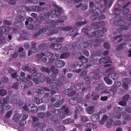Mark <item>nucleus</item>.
Masks as SVG:
<instances>
[{
	"instance_id": "nucleus-21",
	"label": "nucleus",
	"mask_w": 131,
	"mask_h": 131,
	"mask_svg": "<svg viewBox=\"0 0 131 131\" xmlns=\"http://www.w3.org/2000/svg\"><path fill=\"white\" fill-rule=\"evenodd\" d=\"M55 64L56 67L59 68H61L64 66L65 63L62 60H58L55 62Z\"/></svg>"
},
{
	"instance_id": "nucleus-48",
	"label": "nucleus",
	"mask_w": 131,
	"mask_h": 131,
	"mask_svg": "<svg viewBox=\"0 0 131 131\" xmlns=\"http://www.w3.org/2000/svg\"><path fill=\"white\" fill-rule=\"evenodd\" d=\"M21 69L24 71H27L29 72H30L31 70V69L27 66H24L21 68Z\"/></svg>"
},
{
	"instance_id": "nucleus-20",
	"label": "nucleus",
	"mask_w": 131,
	"mask_h": 131,
	"mask_svg": "<svg viewBox=\"0 0 131 131\" xmlns=\"http://www.w3.org/2000/svg\"><path fill=\"white\" fill-rule=\"evenodd\" d=\"M1 30H2V32L3 34H9L10 31V29L9 27L2 26L1 27Z\"/></svg>"
},
{
	"instance_id": "nucleus-59",
	"label": "nucleus",
	"mask_w": 131,
	"mask_h": 131,
	"mask_svg": "<svg viewBox=\"0 0 131 131\" xmlns=\"http://www.w3.org/2000/svg\"><path fill=\"white\" fill-rule=\"evenodd\" d=\"M73 122V121L70 118H68L63 121V123L66 124L72 123Z\"/></svg>"
},
{
	"instance_id": "nucleus-51",
	"label": "nucleus",
	"mask_w": 131,
	"mask_h": 131,
	"mask_svg": "<svg viewBox=\"0 0 131 131\" xmlns=\"http://www.w3.org/2000/svg\"><path fill=\"white\" fill-rule=\"evenodd\" d=\"M46 125L45 124H43L42 126H40L39 127L33 130V131H43V127H45Z\"/></svg>"
},
{
	"instance_id": "nucleus-60",
	"label": "nucleus",
	"mask_w": 131,
	"mask_h": 131,
	"mask_svg": "<svg viewBox=\"0 0 131 131\" xmlns=\"http://www.w3.org/2000/svg\"><path fill=\"white\" fill-rule=\"evenodd\" d=\"M35 91L39 94H42L43 93V90L41 89L37 88L36 89Z\"/></svg>"
},
{
	"instance_id": "nucleus-35",
	"label": "nucleus",
	"mask_w": 131,
	"mask_h": 131,
	"mask_svg": "<svg viewBox=\"0 0 131 131\" xmlns=\"http://www.w3.org/2000/svg\"><path fill=\"white\" fill-rule=\"evenodd\" d=\"M37 50L35 47H32L28 51V55L29 56H30L32 53H35Z\"/></svg>"
},
{
	"instance_id": "nucleus-45",
	"label": "nucleus",
	"mask_w": 131,
	"mask_h": 131,
	"mask_svg": "<svg viewBox=\"0 0 131 131\" xmlns=\"http://www.w3.org/2000/svg\"><path fill=\"white\" fill-rule=\"evenodd\" d=\"M50 70L54 74H57L59 72L58 70L55 68L53 66H52L51 67Z\"/></svg>"
},
{
	"instance_id": "nucleus-23",
	"label": "nucleus",
	"mask_w": 131,
	"mask_h": 131,
	"mask_svg": "<svg viewBox=\"0 0 131 131\" xmlns=\"http://www.w3.org/2000/svg\"><path fill=\"white\" fill-rule=\"evenodd\" d=\"M34 104L30 103L28 104L27 106L25 105L23 107V108L24 110L30 111L33 108Z\"/></svg>"
},
{
	"instance_id": "nucleus-5",
	"label": "nucleus",
	"mask_w": 131,
	"mask_h": 131,
	"mask_svg": "<svg viewBox=\"0 0 131 131\" xmlns=\"http://www.w3.org/2000/svg\"><path fill=\"white\" fill-rule=\"evenodd\" d=\"M25 9V10L37 12L42 11L43 8L39 6H31L30 7H26Z\"/></svg>"
},
{
	"instance_id": "nucleus-28",
	"label": "nucleus",
	"mask_w": 131,
	"mask_h": 131,
	"mask_svg": "<svg viewBox=\"0 0 131 131\" xmlns=\"http://www.w3.org/2000/svg\"><path fill=\"white\" fill-rule=\"evenodd\" d=\"M124 21L121 20H117L115 21L114 24L117 26L121 27L122 25H124Z\"/></svg>"
},
{
	"instance_id": "nucleus-61",
	"label": "nucleus",
	"mask_w": 131,
	"mask_h": 131,
	"mask_svg": "<svg viewBox=\"0 0 131 131\" xmlns=\"http://www.w3.org/2000/svg\"><path fill=\"white\" fill-rule=\"evenodd\" d=\"M56 83L57 86H60L62 85L63 83L61 81L59 80H57L56 81Z\"/></svg>"
},
{
	"instance_id": "nucleus-4",
	"label": "nucleus",
	"mask_w": 131,
	"mask_h": 131,
	"mask_svg": "<svg viewBox=\"0 0 131 131\" xmlns=\"http://www.w3.org/2000/svg\"><path fill=\"white\" fill-rule=\"evenodd\" d=\"M53 15H50L48 13H44L43 14H41L39 15L40 19L42 20H45L47 18L48 20L47 21V22L50 20H51V19L53 18Z\"/></svg>"
},
{
	"instance_id": "nucleus-14",
	"label": "nucleus",
	"mask_w": 131,
	"mask_h": 131,
	"mask_svg": "<svg viewBox=\"0 0 131 131\" xmlns=\"http://www.w3.org/2000/svg\"><path fill=\"white\" fill-rule=\"evenodd\" d=\"M104 33V31L98 30L93 32L92 35L93 36H95L96 37H101L103 36Z\"/></svg>"
},
{
	"instance_id": "nucleus-44",
	"label": "nucleus",
	"mask_w": 131,
	"mask_h": 131,
	"mask_svg": "<svg viewBox=\"0 0 131 131\" xmlns=\"http://www.w3.org/2000/svg\"><path fill=\"white\" fill-rule=\"evenodd\" d=\"M40 70L42 72H45L48 73H49L50 72L49 69L48 68L44 67H42L40 68Z\"/></svg>"
},
{
	"instance_id": "nucleus-42",
	"label": "nucleus",
	"mask_w": 131,
	"mask_h": 131,
	"mask_svg": "<svg viewBox=\"0 0 131 131\" xmlns=\"http://www.w3.org/2000/svg\"><path fill=\"white\" fill-rule=\"evenodd\" d=\"M122 115L123 118L125 120L127 121L131 120V117L130 115L125 114H122Z\"/></svg>"
},
{
	"instance_id": "nucleus-27",
	"label": "nucleus",
	"mask_w": 131,
	"mask_h": 131,
	"mask_svg": "<svg viewBox=\"0 0 131 131\" xmlns=\"http://www.w3.org/2000/svg\"><path fill=\"white\" fill-rule=\"evenodd\" d=\"M86 110L88 113L90 114H93L95 111L94 107L92 106L88 107L86 108Z\"/></svg>"
},
{
	"instance_id": "nucleus-30",
	"label": "nucleus",
	"mask_w": 131,
	"mask_h": 131,
	"mask_svg": "<svg viewBox=\"0 0 131 131\" xmlns=\"http://www.w3.org/2000/svg\"><path fill=\"white\" fill-rule=\"evenodd\" d=\"M38 47L39 48V50L40 51H42L44 49H46L47 48V45L46 43H42L39 45Z\"/></svg>"
},
{
	"instance_id": "nucleus-53",
	"label": "nucleus",
	"mask_w": 131,
	"mask_h": 131,
	"mask_svg": "<svg viewBox=\"0 0 131 131\" xmlns=\"http://www.w3.org/2000/svg\"><path fill=\"white\" fill-rule=\"evenodd\" d=\"M32 107L30 112L33 113H36L38 111L37 106L34 104V105Z\"/></svg>"
},
{
	"instance_id": "nucleus-37",
	"label": "nucleus",
	"mask_w": 131,
	"mask_h": 131,
	"mask_svg": "<svg viewBox=\"0 0 131 131\" xmlns=\"http://www.w3.org/2000/svg\"><path fill=\"white\" fill-rule=\"evenodd\" d=\"M88 23L87 21L85 20L84 21L78 22L75 23V25L77 27L82 26Z\"/></svg>"
},
{
	"instance_id": "nucleus-34",
	"label": "nucleus",
	"mask_w": 131,
	"mask_h": 131,
	"mask_svg": "<svg viewBox=\"0 0 131 131\" xmlns=\"http://www.w3.org/2000/svg\"><path fill=\"white\" fill-rule=\"evenodd\" d=\"M84 96L83 93V92H79L77 93L75 95V97L77 99H80Z\"/></svg>"
},
{
	"instance_id": "nucleus-10",
	"label": "nucleus",
	"mask_w": 131,
	"mask_h": 131,
	"mask_svg": "<svg viewBox=\"0 0 131 131\" xmlns=\"http://www.w3.org/2000/svg\"><path fill=\"white\" fill-rule=\"evenodd\" d=\"M100 11L99 9L97 8H95L94 9L93 11V13L90 16V19L93 20H94L96 19L98 17Z\"/></svg>"
},
{
	"instance_id": "nucleus-58",
	"label": "nucleus",
	"mask_w": 131,
	"mask_h": 131,
	"mask_svg": "<svg viewBox=\"0 0 131 131\" xmlns=\"http://www.w3.org/2000/svg\"><path fill=\"white\" fill-rule=\"evenodd\" d=\"M125 45V43H122L117 46V50H120L123 49L124 47V46Z\"/></svg>"
},
{
	"instance_id": "nucleus-43",
	"label": "nucleus",
	"mask_w": 131,
	"mask_h": 131,
	"mask_svg": "<svg viewBox=\"0 0 131 131\" xmlns=\"http://www.w3.org/2000/svg\"><path fill=\"white\" fill-rule=\"evenodd\" d=\"M70 56V54L68 52L63 53L61 54L60 58L61 59H64L69 57Z\"/></svg>"
},
{
	"instance_id": "nucleus-3",
	"label": "nucleus",
	"mask_w": 131,
	"mask_h": 131,
	"mask_svg": "<svg viewBox=\"0 0 131 131\" xmlns=\"http://www.w3.org/2000/svg\"><path fill=\"white\" fill-rule=\"evenodd\" d=\"M52 6L56 8L52 10V12L54 17L58 18L59 17V16H60L61 13L62 12V9L58 7V6L55 4H53Z\"/></svg>"
},
{
	"instance_id": "nucleus-22",
	"label": "nucleus",
	"mask_w": 131,
	"mask_h": 131,
	"mask_svg": "<svg viewBox=\"0 0 131 131\" xmlns=\"http://www.w3.org/2000/svg\"><path fill=\"white\" fill-rule=\"evenodd\" d=\"M21 117V114L18 113H16L13 116V119L16 122H18L20 119Z\"/></svg>"
},
{
	"instance_id": "nucleus-36",
	"label": "nucleus",
	"mask_w": 131,
	"mask_h": 131,
	"mask_svg": "<svg viewBox=\"0 0 131 131\" xmlns=\"http://www.w3.org/2000/svg\"><path fill=\"white\" fill-rule=\"evenodd\" d=\"M52 119L56 124H59L60 123L59 120L58 119L57 115H53L52 117Z\"/></svg>"
},
{
	"instance_id": "nucleus-55",
	"label": "nucleus",
	"mask_w": 131,
	"mask_h": 131,
	"mask_svg": "<svg viewBox=\"0 0 131 131\" xmlns=\"http://www.w3.org/2000/svg\"><path fill=\"white\" fill-rule=\"evenodd\" d=\"M38 73L37 70L36 69H33L31 72V75L33 77H36L37 76Z\"/></svg>"
},
{
	"instance_id": "nucleus-54",
	"label": "nucleus",
	"mask_w": 131,
	"mask_h": 131,
	"mask_svg": "<svg viewBox=\"0 0 131 131\" xmlns=\"http://www.w3.org/2000/svg\"><path fill=\"white\" fill-rule=\"evenodd\" d=\"M49 87L51 89H54L56 88L57 86L56 83L51 82L50 83Z\"/></svg>"
},
{
	"instance_id": "nucleus-8",
	"label": "nucleus",
	"mask_w": 131,
	"mask_h": 131,
	"mask_svg": "<svg viewBox=\"0 0 131 131\" xmlns=\"http://www.w3.org/2000/svg\"><path fill=\"white\" fill-rule=\"evenodd\" d=\"M131 6V3L128 2L125 4L122 7L123 9L122 11L123 14L126 15L128 14L130 11V8Z\"/></svg>"
},
{
	"instance_id": "nucleus-24",
	"label": "nucleus",
	"mask_w": 131,
	"mask_h": 131,
	"mask_svg": "<svg viewBox=\"0 0 131 131\" xmlns=\"http://www.w3.org/2000/svg\"><path fill=\"white\" fill-rule=\"evenodd\" d=\"M82 64H79V63L77 62H73L70 65V68L72 69H75L79 66V67H81L82 66Z\"/></svg>"
},
{
	"instance_id": "nucleus-32",
	"label": "nucleus",
	"mask_w": 131,
	"mask_h": 131,
	"mask_svg": "<svg viewBox=\"0 0 131 131\" xmlns=\"http://www.w3.org/2000/svg\"><path fill=\"white\" fill-rule=\"evenodd\" d=\"M78 59L81 60V62L83 63H86L88 61V59L85 58L84 56H82L79 57Z\"/></svg>"
},
{
	"instance_id": "nucleus-49",
	"label": "nucleus",
	"mask_w": 131,
	"mask_h": 131,
	"mask_svg": "<svg viewBox=\"0 0 131 131\" xmlns=\"http://www.w3.org/2000/svg\"><path fill=\"white\" fill-rule=\"evenodd\" d=\"M126 23L128 25H131V15H127Z\"/></svg>"
},
{
	"instance_id": "nucleus-64",
	"label": "nucleus",
	"mask_w": 131,
	"mask_h": 131,
	"mask_svg": "<svg viewBox=\"0 0 131 131\" xmlns=\"http://www.w3.org/2000/svg\"><path fill=\"white\" fill-rule=\"evenodd\" d=\"M121 85V82L119 81H116L114 83L113 86L115 87L116 88L117 87H119Z\"/></svg>"
},
{
	"instance_id": "nucleus-50",
	"label": "nucleus",
	"mask_w": 131,
	"mask_h": 131,
	"mask_svg": "<svg viewBox=\"0 0 131 131\" xmlns=\"http://www.w3.org/2000/svg\"><path fill=\"white\" fill-rule=\"evenodd\" d=\"M7 93V91L5 89H2L0 90V95L2 96H5Z\"/></svg>"
},
{
	"instance_id": "nucleus-6",
	"label": "nucleus",
	"mask_w": 131,
	"mask_h": 131,
	"mask_svg": "<svg viewBox=\"0 0 131 131\" xmlns=\"http://www.w3.org/2000/svg\"><path fill=\"white\" fill-rule=\"evenodd\" d=\"M106 90L108 91L105 90L104 93L105 94H108L111 96L114 95L117 90V89L115 87L112 86L108 87L107 88Z\"/></svg>"
},
{
	"instance_id": "nucleus-1",
	"label": "nucleus",
	"mask_w": 131,
	"mask_h": 131,
	"mask_svg": "<svg viewBox=\"0 0 131 131\" xmlns=\"http://www.w3.org/2000/svg\"><path fill=\"white\" fill-rule=\"evenodd\" d=\"M54 17V18L52 19L51 20H50L47 22L48 26L52 28H55L62 29L64 26L63 23L67 19L66 17L63 16H60L58 18Z\"/></svg>"
},
{
	"instance_id": "nucleus-25",
	"label": "nucleus",
	"mask_w": 131,
	"mask_h": 131,
	"mask_svg": "<svg viewBox=\"0 0 131 131\" xmlns=\"http://www.w3.org/2000/svg\"><path fill=\"white\" fill-rule=\"evenodd\" d=\"M38 79L39 81L41 82H43L45 81V75L41 73L39 74V76L38 77Z\"/></svg>"
},
{
	"instance_id": "nucleus-13",
	"label": "nucleus",
	"mask_w": 131,
	"mask_h": 131,
	"mask_svg": "<svg viewBox=\"0 0 131 131\" xmlns=\"http://www.w3.org/2000/svg\"><path fill=\"white\" fill-rule=\"evenodd\" d=\"M65 106L63 105L61 108L58 109L57 111L59 114H60V116L61 119L63 118L66 116V114L64 113V110L66 109Z\"/></svg>"
},
{
	"instance_id": "nucleus-17",
	"label": "nucleus",
	"mask_w": 131,
	"mask_h": 131,
	"mask_svg": "<svg viewBox=\"0 0 131 131\" xmlns=\"http://www.w3.org/2000/svg\"><path fill=\"white\" fill-rule=\"evenodd\" d=\"M62 46V45L59 43L55 44L54 43H52L50 45V47L55 50H57L60 49Z\"/></svg>"
},
{
	"instance_id": "nucleus-9",
	"label": "nucleus",
	"mask_w": 131,
	"mask_h": 131,
	"mask_svg": "<svg viewBox=\"0 0 131 131\" xmlns=\"http://www.w3.org/2000/svg\"><path fill=\"white\" fill-rule=\"evenodd\" d=\"M47 28H42L39 30L37 33L34 34L32 36L34 38H37L39 36H42L43 33L47 34Z\"/></svg>"
},
{
	"instance_id": "nucleus-33",
	"label": "nucleus",
	"mask_w": 131,
	"mask_h": 131,
	"mask_svg": "<svg viewBox=\"0 0 131 131\" xmlns=\"http://www.w3.org/2000/svg\"><path fill=\"white\" fill-rule=\"evenodd\" d=\"M54 39H56V41L57 42H61L64 40V38L63 37H60L56 38V37H54V38L51 37L49 39V40L51 41Z\"/></svg>"
},
{
	"instance_id": "nucleus-12",
	"label": "nucleus",
	"mask_w": 131,
	"mask_h": 131,
	"mask_svg": "<svg viewBox=\"0 0 131 131\" xmlns=\"http://www.w3.org/2000/svg\"><path fill=\"white\" fill-rule=\"evenodd\" d=\"M89 7L90 8H92L94 7L96 8L99 9L101 8L102 6L101 4L99 2H95L94 3L93 2H90L89 3Z\"/></svg>"
},
{
	"instance_id": "nucleus-16",
	"label": "nucleus",
	"mask_w": 131,
	"mask_h": 131,
	"mask_svg": "<svg viewBox=\"0 0 131 131\" xmlns=\"http://www.w3.org/2000/svg\"><path fill=\"white\" fill-rule=\"evenodd\" d=\"M51 58L49 59V62L51 63H52L55 60L58 59L59 57V55L58 53L53 54L52 53L51 56Z\"/></svg>"
},
{
	"instance_id": "nucleus-15",
	"label": "nucleus",
	"mask_w": 131,
	"mask_h": 131,
	"mask_svg": "<svg viewBox=\"0 0 131 131\" xmlns=\"http://www.w3.org/2000/svg\"><path fill=\"white\" fill-rule=\"evenodd\" d=\"M55 28H52L48 26L47 28V34L49 35H52L54 34H57L58 32V30L56 29H54Z\"/></svg>"
},
{
	"instance_id": "nucleus-62",
	"label": "nucleus",
	"mask_w": 131,
	"mask_h": 131,
	"mask_svg": "<svg viewBox=\"0 0 131 131\" xmlns=\"http://www.w3.org/2000/svg\"><path fill=\"white\" fill-rule=\"evenodd\" d=\"M107 118V117L106 115H103L102 120L100 121L101 124H103Z\"/></svg>"
},
{
	"instance_id": "nucleus-31",
	"label": "nucleus",
	"mask_w": 131,
	"mask_h": 131,
	"mask_svg": "<svg viewBox=\"0 0 131 131\" xmlns=\"http://www.w3.org/2000/svg\"><path fill=\"white\" fill-rule=\"evenodd\" d=\"M104 81L106 84L108 85H111L113 83L112 80L107 77H105L103 78Z\"/></svg>"
},
{
	"instance_id": "nucleus-57",
	"label": "nucleus",
	"mask_w": 131,
	"mask_h": 131,
	"mask_svg": "<svg viewBox=\"0 0 131 131\" xmlns=\"http://www.w3.org/2000/svg\"><path fill=\"white\" fill-rule=\"evenodd\" d=\"M39 0H26L25 2L26 3H39Z\"/></svg>"
},
{
	"instance_id": "nucleus-7",
	"label": "nucleus",
	"mask_w": 131,
	"mask_h": 131,
	"mask_svg": "<svg viewBox=\"0 0 131 131\" xmlns=\"http://www.w3.org/2000/svg\"><path fill=\"white\" fill-rule=\"evenodd\" d=\"M76 92L74 90L73 87L64 90L63 92L64 94L68 96L69 97L73 96L76 93Z\"/></svg>"
},
{
	"instance_id": "nucleus-63",
	"label": "nucleus",
	"mask_w": 131,
	"mask_h": 131,
	"mask_svg": "<svg viewBox=\"0 0 131 131\" xmlns=\"http://www.w3.org/2000/svg\"><path fill=\"white\" fill-rule=\"evenodd\" d=\"M3 23L4 25H10L12 24L11 22L10 21L7 20H4L3 21Z\"/></svg>"
},
{
	"instance_id": "nucleus-18",
	"label": "nucleus",
	"mask_w": 131,
	"mask_h": 131,
	"mask_svg": "<svg viewBox=\"0 0 131 131\" xmlns=\"http://www.w3.org/2000/svg\"><path fill=\"white\" fill-rule=\"evenodd\" d=\"M90 43L86 41H83L81 42L79 45V47L81 49H83L88 47Z\"/></svg>"
},
{
	"instance_id": "nucleus-26",
	"label": "nucleus",
	"mask_w": 131,
	"mask_h": 131,
	"mask_svg": "<svg viewBox=\"0 0 131 131\" xmlns=\"http://www.w3.org/2000/svg\"><path fill=\"white\" fill-rule=\"evenodd\" d=\"M100 57L99 55L95 54H92L90 58L92 59V60L93 61L96 62L99 60V57Z\"/></svg>"
},
{
	"instance_id": "nucleus-41",
	"label": "nucleus",
	"mask_w": 131,
	"mask_h": 131,
	"mask_svg": "<svg viewBox=\"0 0 131 131\" xmlns=\"http://www.w3.org/2000/svg\"><path fill=\"white\" fill-rule=\"evenodd\" d=\"M98 28L104 27L105 25V22L104 20L97 22V25Z\"/></svg>"
},
{
	"instance_id": "nucleus-56",
	"label": "nucleus",
	"mask_w": 131,
	"mask_h": 131,
	"mask_svg": "<svg viewBox=\"0 0 131 131\" xmlns=\"http://www.w3.org/2000/svg\"><path fill=\"white\" fill-rule=\"evenodd\" d=\"M107 94V95L102 96L100 98V100H102V101H106L108 97H110V95H108V94Z\"/></svg>"
},
{
	"instance_id": "nucleus-47",
	"label": "nucleus",
	"mask_w": 131,
	"mask_h": 131,
	"mask_svg": "<svg viewBox=\"0 0 131 131\" xmlns=\"http://www.w3.org/2000/svg\"><path fill=\"white\" fill-rule=\"evenodd\" d=\"M5 37L4 36H0V44H5L6 43Z\"/></svg>"
},
{
	"instance_id": "nucleus-38",
	"label": "nucleus",
	"mask_w": 131,
	"mask_h": 131,
	"mask_svg": "<svg viewBox=\"0 0 131 131\" xmlns=\"http://www.w3.org/2000/svg\"><path fill=\"white\" fill-rule=\"evenodd\" d=\"M63 102L64 101L63 100H61L60 101H58L54 103V106L55 107H59L62 104Z\"/></svg>"
},
{
	"instance_id": "nucleus-46",
	"label": "nucleus",
	"mask_w": 131,
	"mask_h": 131,
	"mask_svg": "<svg viewBox=\"0 0 131 131\" xmlns=\"http://www.w3.org/2000/svg\"><path fill=\"white\" fill-rule=\"evenodd\" d=\"M44 56L43 53H41L40 54H37L35 55V57L36 59L37 60H40L42 57Z\"/></svg>"
},
{
	"instance_id": "nucleus-39",
	"label": "nucleus",
	"mask_w": 131,
	"mask_h": 131,
	"mask_svg": "<svg viewBox=\"0 0 131 131\" xmlns=\"http://www.w3.org/2000/svg\"><path fill=\"white\" fill-rule=\"evenodd\" d=\"M25 19V18L23 16H19L16 17V20L18 22H22Z\"/></svg>"
},
{
	"instance_id": "nucleus-19",
	"label": "nucleus",
	"mask_w": 131,
	"mask_h": 131,
	"mask_svg": "<svg viewBox=\"0 0 131 131\" xmlns=\"http://www.w3.org/2000/svg\"><path fill=\"white\" fill-rule=\"evenodd\" d=\"M91 119L93 122H96L99 121L100 120L99 114L96 113L93 114L91 116Z\"/></svg>"
},
{
	"instance_id": "nucleus-2",
	"label": "nucleus",
	"mask_w": 131,
	"mask_h": 131,
	"mask_svg": "<svg viewBox=\"0 0 131 131\" xmlns=\"http://www.w3.org/2000/svg\"><path fill=\"white\" fill-rule=\"evenodd\" d=\"M114 69V67H111L105 70V73L107 74V75L109 77L111 78L113 80H116L119 77V74L113 71Z\"/></svg>"
},
{
	"instance_id": "nucleus-11",
	"label": "nucleus",
	"mask_w": 131,
	"mask_h": 131,
	"mask_svg": "<svg viewBox=\"0 0 131 131\" xmlns=\"http://www.w3.org/2000/svg\"><path fill=\"white\" fill-rule=\"evenodd\" d=\"M131 81L130 79L127 78H124L122 80L123 86L125 89H127L128 88V85H129Z\"/></svg>"
},
{
	"instance_id": "nucleus-52",
	"label": "nucleus",
	"mask_w": 131,
	"mask_h": 131,
	"mask_svg": "<svg viewBox=\"0 0 131 131\" xmlns=\"http://www.w3.org/2000/svg\"><path fill=\"white\" fill-rule=\"evenodd\" d=\"M81 85L79 83H77L75 84L73 86L74 90H78L81 89Z\"/></svg>"
},
{
	"instance_id": "nucleus-40",
	"label": "nucleus",
	"mask_w": 131,
	"mask_h": 131,
	"mask_svg": "<svg viewBox=\"0 0 131 131\" xmlns=\"http://www.w3.org/2000/svg\"><path fill=\"white\" fill-rule=\"evenodd\" d=\"M114 14L116 15H119L122 12V10L119 8H115L114 9Z\"/></svg>"
},
{
	"instance_id": "nucleus-29",
	"label": "nucleus",
	"mask_w": 131,
	"mask_h": 131,
	"mask_svg": "<svg viewBox=\"0 0 131 131\" xmlns=\"http://www.w3.org/2000/svg\"><path fill=\"white\" fill-rule=\"evenodd\" d=\"M69 101L70 104L72 105H75L78 102L77 99L74 98H72L70 99L69 100Z\"/></svg>"
}]
</instances>
